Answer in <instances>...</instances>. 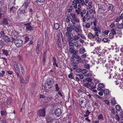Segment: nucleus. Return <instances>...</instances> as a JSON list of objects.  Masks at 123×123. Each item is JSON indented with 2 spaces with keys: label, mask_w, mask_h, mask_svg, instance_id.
<instances>
[{
  "label": "nucleus",
  "mask_w": 123,
  "mask_h": 123,
  "mask_svg": "<svg viewBox=\"0 0 123 123\" xmlns=\"http://www.w3.org/2000/svg\"><path fill=\"white\" fill-rule=\"evenodd\" d=\"M77 1L78 4V5L77 9L75 10V12L78 14H79L80 12L81 11V6H83L84 5L86 6L87 5L85 3L84 0H77Z\"/></svg>",
  "instance_id": "1"
},
{
  "label": "nucleus",
  "mask_w": 123,
  "mask_h": 123,
  "mask_svg": "<svg viewBox=\"0 0 123 123\" xmlns=\"http://www.w3.org/2000/svg\"><path fill=\"white\" fill-rule=\"evenodd\" d=\"M79 102L81 107L82 108H86L88 105L87 99L84 98H80Z\"/></svg>",
  "instance_id": "2"
},
{
  "label": "nucleus",
  "mask_w": 123,
  "mask_h": 123,
  "mask_svg": "<svg viewBox=\"0 0 123 123\" xmlns=\"http://www.w3.org/2000/svg\"><path fill=\"white\" fill-rule=\"evenodd\" d=\"M54 83V80L52 79H49L47 82L45 83L44 88L47 90L53 86V84Z\"/></svg>",
  "instance_id": "3"
},
{
  "label": "nucleus",
  "mask_w": 123,
  "mask_h": 123,
  "mask_svg": "<svg viewBox=\"0 0 123 123\" xmlns=\"http://www.w3.org/2000/svg\"><path fill=\"white\" fill-rule=\"evenodd\" d=\"M68 26H70L71 28L72 29H73L72 30V31L74 30L77 33H81L82 31L81 30V29L80 28L77 27H74V26L71 24H69L68 25Z\"/></svg>",
  "instance_id": "4"
},
{
  "label": "nucleus",
  "mask_w": 123,
  "mask_h": 123,
  "mask_svg": "<svg viewBox=\"0 0 123 123\" xmlns=\"http://www.w3.org/2000/svg\"><path fill=\"white\" fill-rule=\"evenodd\" d=\"M73 29L71 28L70 26H68L67 27L66 30L67 32H66L65 33L67 37H69L71 36V35H73V34L72 33V30Z\"/></svg>",
  "instance_id": "5"
},
{
  "label": "nucleus",
  "mask_w": 123,
  "mask_h": 123,
  "mask_svg": "<svg viewBox=\"0 0 123 123\" xmlns=\"http://www.w3.org/2000/svg\"><path fill=\"white\" fill-rule=\"evenodd\" d=\"M45 110L44 108L39 109L37 112V114L39 117H45Z\"/></svg>",
  "instance_id": "6"
},
{
  "label": "nucleus",
  "mask_w": 123,
  "mask_h": 123,
  "mask_svg": "<svg viewBox=\"0 0 123 123\" xmlns=\"http://www.w3.org/2000/svg\"><path fill=\"white\" fill-rule=\"evenodd\" d=\"M14 43L17 47H19L22 45L23 41L20 39H17L15 40Z\"/></svg>",
  "instance_id": "7"
},
{
  "label": "nucleus",
  "mask_w": 123,
  "mask_h": 123,
  "mask_svg": "<svg viewBox=\"0 0 123 123\" xmlns=\"http://www.w3.org/2000/svg\"><path fill=\"white\" fill-rule=\"evenodd\" d=\"M54 113L55 115L57 117L61 116L62 114L61 110L59 108L56 109Z\"/></svg>",
  "instance_id": "8"
},
{
  "label": "nucleus",
  "mask_w": 123,
  "mask_h": 123,
  "mask_svg": "<svg viewBox=\"0 0 123 123\" xmlns=\"http://www.w3.org/2000/svg\"><path fill=\"white\" fill-rule=\"evenodd\" d=\"M27 11L26 8H25L24 9L19 10L18 11V15H22L23 14L24 15L25 13H27Z\"/></svg>",
  "instance_id": "9"
},
{
  "label": "nucleus",
  "mask_w": 123,
  "mask_h": 123,
  "mask_svg": "<svg viewBox=\"0 0 123 123\" xmlns=\"http://www.w3.org/2000/svg\"><path fill=\"white\" fill-rule=\"evenodd\" d=\"M25 25L26 26V29L27 30L31 31L34 30L33 28L30 24H25Z\"/></svg>",
  "instance_id": "10"
},
{
  "label": "nucleus",
  "mask_w": 123,
  "mask_h": 123,
  "mask_svg": "<svg viewBox=\"0 0 123 123\" xmlns=\"http://www.w3.org/2000/svg\"><path fill=\"white\" fill-rule=\"evenodd\" d=\"M6 101V106L7 107H9L12 105V102L11 98H9L7 99Z\"/></svg>",
  "instance_id": "11"
},
{
  "label": "nucleus",
  "mask_w": 123,
  "mask_h": 123,
  "mask_svg": "<svg viewBox=\"0 0 123 123\" xmlns=\"http://www.w3.org/2000/svg\"><path fill=\"white\" fill-rule=\"evenodd\" d=\"M46 120L48 123H50L53 122V118L49 116H47L46 117Z\"/></svg>",
  "instance_id": "12"
},
{
  "label": "nucleus",
  "mask_w": 123,
  "mask_h": 123,
  "mask_svg": "<svg viewBox=\"0 0 123 123\" xmlns=\"http://www.w3.org/2000/svg\"><path fill=\"white\" fill-rule=\"evenodd\" d=\"M2 39L7 43L9 42L10 41V38L8 37L5 35L2 36Z\"/></svg>",
  "instance_id": "13"
},
{
  "label": "nucleus",
  "mask_w": 123,
  "mask_h": 123,
  "mask_svg": "<svg viewBox=\"0 0 123 123\" xmlns=\"http://www.w3.org/2000/svg\"><path fill=\"white\" fill-rule=\"evenodd\" d=\"M61 39L59 37L58 38V39L56 43V45L59 48H61L62 45L61 44Z\"/></svg>",
  "instance_id": "14"
},
{
  "label": "nucleus",
  "mask_w": 123,
  "mask_h": 123,
  "mask_svg": "<svg viewBox=\"0 0 123 123\" xmlns=\"http://www.w3.org/2000/svg\"><path fill=\"white\" fill-rule=\"evenodd\" d=\"M17 8L14 6H12L10 8V13L12 12L13 13H16Z\"/></svg>",
  "instance_id": "15"
},
{
  "label": "nucleus",
  "mask_w": 123,
  "mask_h": 123,
  "mask_svg": "<svg viewBox=\"0 0 123 123\" xmlns=\"http://www.w3.org/2000/svg\"><path fill=\"white\" fill-rule=\"evenodd\" d=\"M80 22V20L79 18H77L76 17L75 18L71 19V22L74 25H75L76 22Z\"/></svg>",
  "instance_id": "16"
},
{
  "label": "nucleus",
  "mask_w": 123,
  "mask_h": 123,
  "mask_svg": "<svg viewBox=\"0 0 123 123\" xmlns=\"http://www.w3.org/2000/svg\"><path fill=\"white\" fill-rule=\"evenodd\" d=\"M3 25H7L9 24L8 19L6 18H4L3 19L2 21Z\"/></svg>",
  "instance_id": "17"
},
{
  "label": "nucleus",
  "mask_w": 123,
  "mask_h": 123,
  "mask_svg": "<svg viewBox=\"0 0 123 123\" xmlns=\"http://www.w3.org/2000/svg\"><path fill=\"white\" fill-rule=\"evenodd\" d=\"M30 3V0H26L25 2L23 5L22 6H24L26 8H27V6Z\"/></svg>",
  "instance_id": "18"
},
{
  "label": "nucleus",
  "mask_w": 123,
  "mask_h": 123,
  "mask_svg": "<svg viewBox=\"0 0 123 123\" xmlns=\"http://www.w3.org/2000/svg\"><path fill=\"white\" fill-rule=\"evenodd\" d=\"M116 25L119 29H121L123 28V23L119 24V23H117L116 24Z\"/></svg>",
  "instance_id": "19"
},
{
  "label": "nucleus",
  "mask_w": 123,
  "mask_h": 123,
  "mask_svg": "<svg viewBox=\"0 0 123 123\" xmlns=\"http://www.w3.org/2000/svg\"><path fill=\"white\" fill-rule=\"evenodd\" d=\"M78 4L77 3V0H74L72 2V5H74V8L76 9L77 8V5Z\"/></svg>",
  "instance_id": "20"
},
{
  "label": "nucleus",
  "mask_w": 123,
  "mask_h": 123,
  "mask_svg": "<svg viewBox=\"0 0 123 123\" xmlns=\"http://www.w3.org/2000/svg\"><path fill=\"white\" fill-rule=\"evenodd\" d=\"M79 36H80V34L79 33H78V35H74L73 36V39L74 40V41H76L78 40L80 38V37Z\"/></svg>",
  "instance_id": "21"
},
{
  "label": "nucleus",
  "mask_w": 123,
  "mask_h": 123,
  "mask_svg": "<svg viewBox=\"0 0 123 123\" xmlns=\"http://www.w3.org/2000/svg\"><path fill=\"white\" fill-rule=\"evenodd\" d=\"M69 52L71 54H73L74 52L75 48L74 46L72 47H69Z\"/></svg>",
  "instance_id": "22"
},
{
  "label": "nucleus",
  "mask_w": 123,
  "mask_h": 123,
  "mask_svg": "<svg viewBox=\"0 0 123 123\" xmlns=\"http://www.w3.org/2000/svg\"><path fill=\"white\" fill-rule=\"evenodd\" d=\"M73 43L75 47H77V49L80 48L81 46V44H79L78 42L76 41H73Z\"/></svg>",
  "instance_id": "23"
},
{
  "label": "nucleus",
  "mask_w": 123,
  "mask_h": 123,
  "mask_svg": "<svg viewBox=\"0 0 123 123\" xmlns=\"http://www.w3.org/2000/svg\"><path fill=\"white\" fill-rule=\"evenodd\" d=\"M88 37L89 39H93L95 37V35H93L91 33H89L88 35Z\"/></svg>",
  "instance_id": "24"
},
{
  "label": "nucleus",
  "mask_w": 123,
  "mask_h": 123,
  "mask_svg": "<svg viewBox=\"0 0 123 123\" xmlns=\"http://www.w3.org/2000/svg\"><path fill=\"white\" fill-rule=\"evenodd\" d=\"M53 65H55L56 67H58V64L56 63V61L57 60L56 58L54 57H53Z\"/></svg>",
  "instance_id": "25"
},
{
  "label": "nucleus",
  "mask_w": 123,
  "mask_h": 123,
  "mask_svg": "<svg viewBox=\"0 0 123 123\" xmlns=\"http://www.w3.org/2000/svg\"><path fill=\"white\" fill-rule=\"evenodd\" d=\"M94 84L93 82H91L90 83H89V87H91L92 89H94L96 88V86H94Z\"/></svg>",
  "instance_id": "26"
},
{
  "label": "nucleus",
  "mask_w": 123,
  "mask_h": 123,
  "mask_svg": "<svg viewBox=\"0 0 123 123\" xmlns=\"http://www.w3.org/2000/svg\"><path fill=\"white\" fill-rule=\"evenodd\" d=\"M19 76L20 78V80L21 82V85L22 86V85H24V83L25 81L24 79L20 75Z\"/></svg>",
  "instance_id": "27"
},
{
  "label": "nucleus",
  "mask_w": 123,
  "mask_h": 123,
  "mask_svg": "<svg viewBox=\"0 0 123 123\" xmlns=\"http://www.w3.org/2000/svg\"><path fill=\"white\" fill-rule=\"evenodd\" d=\"M72 66H73V68L74 70H75L77 69V65L74 62H72L71 63Z\"/></svg>",
  "instance_id": "28"
},
{
  "label": "nucleus",
  "mask_w": 123,
  "mask_h": 123,
  "mask_svg": "<svg viewBox=\"0 0 123 123\" xmlns=\"http://www.w3.org/2000/svg\"><path fill=\"white\" fill-rule=\"evenodd\" d=\"M15 71L17 75V76H19L20 73V72L19 69L18 68H15Z\"/></svg>",
  "instance_id": "29"
},
{
  "label": "nucleus",
  "mask_w": 123,
  "mask_h": 123,
  "mask_svg": "<svg viewBox=\"0 0 123 123\" xmlns=\"http://www.w3.org/2000/svg\"><path fill=\"white\" fill-rule=\"evenodd\" d=\"M85 52H86L85 49L84 47H82L79 49V52L81 54H83Z\"/></svg>",
  "instance_id": "30"
},
{
  "label": "nucleus",
  "mask_w": 123,
  "mask_h": 123,
  "mask_svg": "<svg viewBox=\"0 0 123 123\" xmlns=\"http://www.w3.org/2000/svg\"><path fill=\"white\" fill-rule=\"evenodd\" d=\"M103 92H104V94L106 95H108L109 93V91L108 89H105L103 90Z\"/></svg>",
  "instance_id": "31"
},
{
  "label": "nucleus",
  "mask_w": 123,
  "mask_h": 123,
  "mask_svg": "<svg viewBox=\"0 0 123 123\" xmlns=\"http://www.w3.org/2000/svg\"><path fill=\"white\" fill-rule=\"evenodd\" d=\"M116 28H113L111 30V32L110 33L113 34V35H115L116 34Z\"/></svg>",
  "instance_id": "32"
},
{
  "label": "nucleus",
  "mask_w": 123,
  "mask_h": 123,
  "mask_svg": "<svg viewBox=\"0 0 123 123\" xmlns=\"http://www.w3.org/2000/svg\"><path fill=\"white\" fill-rule=\"evenodd\" d=\"M111 103L112 105H114L116 104V100L115 98H113L111 99Z\"/></svg>",
  "instance_id": "33"
},
{
  "label": "nucleus",
  "mask_w": 123,
  "mask_h": 123,
  "mask_svg": "<svg viewBox=\"0 0 123 123\" xmlns=\"http://www.w3.org/2000/svg\"><path fill=\"white\" fill-rule=\"evenodd\" d=\"M86 16V19L87 21L89 20L90 19V18L93 19L94 17V16L93 14L91 15V16L90 15H89V16Z\"/></svg>",
  "instance_id": "34"
},
{
  "label": "nucleus",
  "mask_w": 123,
  "mask_h": 123,
  "mask_svg": "<svg viewBox=\"0 0 123 123\" xmlns=\"http://www.w3.org/2000/svg\"><path fill=\"white\" fill-rule=\"evenodd\" d=\"M98 119L99 120H103L104 118L102 114H99L98 115Z\"/></svg>",
  "instance_id": "35"
},
{
  "label": "nucleus",
  "mask_w": 123,
  "mask_h": 123,
  "mask_svg": "<svg viewBox=\"0 0 123 123\" xmlns=\"http://www.w3.org/2000/svg\"><path fill=\"white\" fill-rule=\"evenodd\" d=\"M69 19H70L71 20V19H72V18L70 16H67L65 20L67 22H69L70 20Z\"/></svg>",
  "instance_id": "36"
},
{
  "label": "nucleus",
  "mask_w": 123,
  "mask_h": 123,
  "mask_svg": "<svg viewBox=\"0 0 123 123\" xmlns=\"http://www.w3.org/2000/svg\"><path fill=\"white\" fill-rule=\"evenodd\" d=\"M67 40L69 42H72L74 41V40L73 37H72L71 36L69 37H68L67 38Z\"/></svg>",
  "instance_id": "37"
},
{
  "label": "nucleus",
  "mask_w": 123,
  "mask_h": 123,
  "mask_svg": "<svg viewBox=\"0 0 123 123\" xmlns=\"http://www.w3.org/2000/svg\"><path fill=\"white\" fill-rule=\"evenodd\" d=\"M54 27L55 29L57 30L59 27V24L58 23H55L54 25Z\"/></svg>",
  "instance_id": "38"
},
{
  "label": "nucleus",
  "mask_w": 123,
  "mask_h": 123,
  "mask_svg": "<svg viewBox=\"0 0 123 123\" xmlns=\"http://www.w3.org/2000/svg\"><path fill=\"white\" fill-rule=\"evenodd\" d=\"M92 2H90L88 3V5L87 6L88 9H90L92 8Z\"/></svg>",
  "instance_id": "39"
},
{
  "label": "nucleus",
  "mask_w": 123,
  "mask_h": 123,
  "mask_svg": "<svg viewBox=\"0 0 123 123\" xmlns=\"http://www.w3.org/2000/svg\"><path fill=\"white\" fill-rule=\"evenodd\" d=\"M76 75L79 76L80 78L81 79H83L84 78V76L82 74H77Z\"/></svg>",
  "instance_id": "40"
},
{
  "label": "nucleus",
  "mask_w": 123,
  "mask_h": 123,
  "mask_svg": "<svg viewBox=\"0 0 123 123\" xmlns=\"http://www.w3.org/2000/svg\"><path fill=\"white\" fill-rule=\"evenodd\" d=\"M45 0H36L35 2L36 3H42Z\"/></svg>",
  "instance_id": "41"
},
{
  "label": "nucleus",
  "mask_w": 123,
  "mask_h": 123,
  "mask_svg": "<svg viewBox=\"0 0 123 123\" xmlns=\"http://www.w3.org/2000/svg\"><path fill=\"white\" fill-rule=\"evenodd\" d=\"M13 65L15 68H16L18 67L17 65V63L15 61H14L13 62Z\"/></svg>",
  "instance_id": "42"
},
{
  "label": "nucleus",
  "mask_w": 123,
  "mask_h": 123,
  "mask_svg": "<svg viewBox=\"0 0 123 123\" xmlns=\"http://www.w3.org/2000/svg\"><path fill=\"white\" fill-rule=\"evenodd\" d=\"M3 53L4 54L7 55L8 54V51L7 50H2Z\"/></svg>",
  "instance_id": "43"
},
{
  "label": "nucleus",
  "mask_w": 123,
  "mask_h": 123,
  "mask_svg": "<svg viewBox=\"0 0 123 123\" xmlns=\"http://www.w3.org/2000/svg\"><path fill=\"white\" fill-rule=\"evenodd\" d=\"M55 89L57 91H58L59 90L60 88L59 87L58 84H55Z\"/></svg>",
  "instance_id": "44"
},
{
  "label": "nucleus",
  "mask_w": 123,
  "mask_h": 123,
  "mask_svg": "<svg viewBox=\"0 0 123 123\" xmlns=\"http://www.w3.org/2000/svg\"><path fill=\"white\" fill-rule=\"evenodd\" d=\"M41 45V41L40 40H38L37 41V48H39Z\"/></svg>",
  "instance_id": "45"
},
{
  "label": "nucleus",
  "mask_w": 123,
  "mask_h": 123,
  "mask_svg": "<svg viewBox=\"0 0 123 123\" xmlns=\"http://www.w3.org/2000/svg\"><path fill=\"white\" fill-rule=\"evenodd\" d=\"M87 72L88 71L87 70L85 69H83L82 70L81 73L82 74H86Z\"/></svg>",
  "instance_id": "46"
},
{
  "label": "nucleus",
  "mask_w": 123,
  "mask_h": 123,
  "mask_svg": "<svg viewBox=\"0 0 123 123\" xmlns=\"http://www.w3.org/2000/svg\"><path fill=\"white\" fill-rule=\"evenodd\" d=\"M68 44L69 46V47H72L74 46L73 42H69Z\"/></svg>",
  "instance_id": "47"
},
{
  "label": "nucleus",
  "mask_w": 123,
  "mask_h": 123,
  "mask_svg": "<svg viewBox=\"0 0 123 123\" xmlns=\"http://www.w3.org/2000/svg\"><path fill=\"white\" fill-rule=\"evenodd\" d=\"M101 33L100 30H98L97 31H96L95 32V37L96 36H97V37L99 36L98 34H100Z\"/></svg>",
  "instance_id": "48"
},
{
  "label": "nucleus",
  "mask_w": 123,
  "mask_h": 123,
  "mask_svg": "<svg viewBox=\"0 0 123 123\" xmlns=\"http://www.w3.org/2000/svg\"><path fill=\"white\" fill-rule=\"evenodd\" d=\"M70 15L72 17V18H75L76 17V16L75 14H74L73 13H71L70 14Z\"/></svg>",
  "instance_id": "49"
},
{
  "label": "nucleus",
  "mask_w": 123,
  "mask_h": 123,
  "mask_svg": "<svg viewBox=\"0 0 123 123\" xmlns=\"http://www.w3.org/2000/svg\"><path fill=\"white\" fill-rule=\"evenodd\" d=\"M31 36H26L25 38V43H26L30 39V37Z\"/></svg>",
  "instance_id": "50"
},
{
  "label": "nucleus",
  "mask_w": 123,
  "mask_h": 123,
  "mask_svg": "<svg viewBox=\"0 0 123 123\" xmlns=\"http://www.w3.org/2000/svg\"><path fill=\"white\" fill-rule=\"evenodd\" d=\"M116 110L118 111H120L121 110V107L120 106L118 105H117L116 106Z\"/></svg>",
  "instance_id": "51"
},
{
  "label": "nucleus",
  "mask_w": 123,
  "mask_h": 123,
  "mask_svg": "<svg viewBox=\"0 0 123 123\" xmlns=\"http://www.w3.org/2000/svg\"><path fill=\"white\" fill-rule=\"evenodd\" d=\"M20 65V67L21 68V69L22 70V73H25V70H24V69L23 68V66H22V65L21 64H19Z\"/></svg>",
  "instance_id": "52"
},
{
  "label": "nucleus",
  "mask_w": 123,
  "mask_h": 123,
  "mask_svg": "<svg viewBox=\"0 0 123 123\" xmlns=\"http://www.w3.org/2000/svg\"><path fill=\"white\" fill-rule=\"evenodd\" d=\"M90 23H86L85 25V27L86 28H88L90 27Z\"/></svg>",
  "instance_id": "53"
},
{
  "label": "nucleus",
  "mask_w": 123,
  "mask_h": 123,
  "mask_svg": "<svg viewBox=\"0 0 123 123\" xmlns=\"http://www.w3.org/2000/svg\"><path fill=\"white\" fill-rule=\"evenodd\" d=\"M92 75V74L90 73L84 74V76L87 77H90Z\"/></svg>",
  "instance_id": "54"
},
{
  "label": "nucleus",
  "mask_w": 123,
  "mask_h": 123,
  "mask_svg": "<svg viewBox=\"0 0 123 123\" xmlns=\"http://www.w3.org/2000/svg\"><path fill=\"white\" fill-rule=\"evenodd\" d=\"M45 40H46V39H48V34L46 30L45 31Z\"/></svg>",
  "instance_id": "55"
},
{
  "label": "nucleus",
  "mask_w": 123,
  "mask_h": 123,
  "mask_svg": "<svg viewBox=\"0 0 123 123\" xmlns=\"http://www.w3.org/2000/svg\"><path fill=\"white\" fill-rule=\"evenodd\" d=\"M109 9L110 10H112L113 9V6L112 5L109 4Z\"/></svg>",
  "instance_id": "56"
},
{
  "label": "nucleus",
  "mask_w": 123,
  "mask_h": 123,
  "mask_svg": "<svg viewBox=\"0 0 123 123\" xmlns=\"http://www.w3.org/2000/svg\"><path fill=\"white\" fill-rule=\"evenodd\" d=\"M73 9V7L72 6H70L69 7V8L68 9H67V11L68 12H71Z\"/></svg>",
  "instance_id": "57"
},
{
  "label": "nucleus",
  "mask_w": 123,
  "mask_h": 123,
  "mask_svg": "<svg viewBox=\"0 0 123 123\" xmlns=\"http://www.w3.org/2000/svg\"><path fill=\"white\" fill-rule=\"evenodd\" d=\"M25 79V83L26 84L27 83L29 82V77L28 76H26Z\"/></svg>",
  "instance_id": "58"
},
{
  "label": "nucleus",
  "mask_w": 123,
  "mask_h": 123,
  "mask_svg": "<svg viewBox=\"0 0 123 123\" xmlns=\"http://www.w3.org/2000/svg\"><path fill=\"white\" fill-rule=\"evenodd\" d=\"M4 45V43L2 41L0 40V48H2Z\"/></svg>",
  "instance_id": "59"
},
{
  "label": "nucleus",
  "mask_w": 123,
  "mask_h": 123,
  "mask_svg": "<svg viewBox=\"0 0 123 123\" xmlns=\"http://www.w3.org/2000/svg\"><path fill=\"white\" fill-rule=\"evenodd\" d=\"M114 35L113 34L110 33L109 34V38L111 39H113L114 37Z\"/></svg>",
  "instance_id": "60"
},
{
  "label": "nucleus",
  "mask_w": 123,
  "mask_h": 123,
  "mask_svg": "<svg viewBox=\"0 0 123 123\" xmlns=\"http://www.w3.org/2000/svg\"><path fill=\"white\" fill-rule=\"evenodd\" d=\"M93 30L95 31H98V30H100V29L99 28V26H98L97 27H95L93 29Z\"/></svg>",
  "instance_id": "61"
},
{
  "label": "nucleus",
  "mask_w": 123,
  "mask_h": 123,
  "mask_svg": "<svg viewBox=\"0 0 123 123\" xmlns=\"http://www.w3.org/2000/svg\"><path fill=\"white\" fill-rule=\"evenodd\" d=\"M53 123H59V120L58 119H53Z\"/></svg>",
  "instance_id": "62"
},
{
  "label": "nucleus",
  "mask_w": 123,
  "mask_h": 123,
  "mask_svg": "<svg viewBox=\"0 0 123 123\" xmlns=\"http://www.w3.org/2000/svg\"><path fill=\"white\" fill-rule=\"evenodd\" d=\"M84 67L87 69H89L90 68V66L89 64H87L85 65H84Z\"/></svg>",
  "instance_id": "63"
},
{
  "label": "nucleus",
  "mask_w": 123,
  "mask_h": 123,
  "mask_svg": "<svg viewBox=\"0 0 123 123\" xmlns=\"http://www.w3.org/2000/svg\"><path fill=\"white\" fill-rule=\"evenodd\" d=\"M5 71L3 70H2L1 71V73L0 72V77H3L4 76V74H5Z\"/></svg>",
  "instance_id": "64"
}]
</instances>
